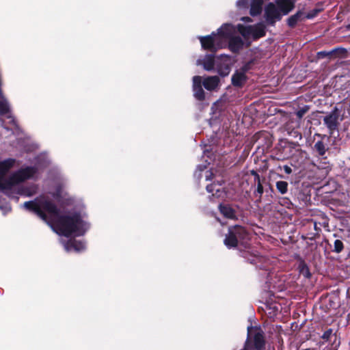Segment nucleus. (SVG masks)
Masks as SVG:
<instances>
[{"mask_svg":"<svg viewBox=\"0 0 350 350\" xmlns=\"http://www.w3.org/2000/svg\"><path fill=\"white\" fill-rule=\"evenodd\" d=\"M263 332L260 328L248 327V336L244 347L241 350H264Z\"/></svg>","mask_w":350,"mask_h":350,"instance_id":"423d86ee","label":"nucleus"},{"mask_svg":"<svg viewBox=\"0 0 350 350\" xmlns=\"http://www.w3.org/2000/svg\"><path fill=\"white\" fill-rule=\"evenodd\" d=\"M298 269L299 271V273L303 275L305 278H310V273L309 271V269L306 264L304 262H301L299 264Z\"/></svg>","mask_w":350,"mask_h":350,"instance_id":"a211bd4d","label":"nucleus"},{"mask_svg":"<svg viewBox=\"0 0 350 350\" xmlns=\"http://www.w3.org/2000/svg\"><path fill=\"white\" fill-rule=\"evenodd\" d=\"M284 170L285 173L287 174H290L292 172V169L288 165L284 166Z\"/></svg>","mask_w":350,"mask_h":350,"instance_id":"bb28decb","label":"nucleus"},{"mask_svg":"<svg viewBox=\"0 0 350 350\" xmlns=\"http://www.w3.org/2000/svg\"><path fill=\"white\" fill-rule=\"evenodd\" d=\"M15 162V159H13L0 161V191H4L9 196H11V191L12 189L16 190V193L18 195L25 196H33L37 191L36 185L24 187H20L19 185L26 180L33 178L39 167L46 165L48 163V161L44 159L43 163L39 161L37 166L35 167L21 168L7 177L10 170L14 167Z\"/></svg>","mask_w":350,"mask_h":350,"instance_id":"f03ea898","label":"nucleus"},{"mask_svg":"<svg viewBox=\"0 0 350 350\" xmlns=\"http://www.w3.org/2000/svg\"><path fill=\"white\" fill-rule=\"evenodd\" d=\"M22 206L33 212L59 235L83 236L90 228L85 214L68 211L62 214L49 194H44L33 201L25 202Z\"/></svg>","mask_w":350,"mask_h":350,"instance_id":"f257e3e1","label":"nucleus"},{"mask_svg":"<svg viewBox=\"0 0 350 350\" xmlns=\"http://www.w3.org/2000/svg\"><path fill=\"white\" fill-rule=\"evenodd\" d=\"M332 329H329L323 333V334L322 336V338L324 340H328L330 336L332 335Z\"/></svg>","mask_w":350,"mask_h":350,"instance_id":"a878e982","label":"nucleus"},{"mask_svg":"<svg viewBox=\"0 0 350 350\" xmlns=\"http://www.w3.org/2000/svg\"><path fill=\"white\" fill-rule=\"evenodd\" d=\"M215 64H216V62H215L214 57L212 55H206L202 60L198 59L197 61L198 65H202L204 68L208 71L214 68Z\"/></svg>","mask_w":350,"mask_h":350,"instance_id":"ddd939ff","label":"nucleus"},{"mask_svg":"<svg viewBox=\"0 0 350 350\" xmlns=\"http://www.w3.org/2000/svg\"><path fill=\"white\" fill-rule=\"evenodd\" d=\"M237 29L245 38H253L257 39L263 37L266 33L265 26L262 23L247 26L239 24Z\"/></svg>","mask_w":350,"mask_h":350,"instance_id":"0eeeda50","label":"nucleus"},{"mask_svg":"<svg viewBox=\"0 0 350 350\" xmlns=\"http://www.w3.org/2000/svg\"><path fill=\"white\" fill-rule=\"evenodd\" d=\"M198 169H199L200 172L203 170V168L201 166H198Z\"/></svg>","mask_w":350,"mask_h":350,"instance_id":"2f4dec72","label":"nucleus"},{"mask_svg":"<svg viewBox=\"0 0 350 350\" xmlns=\"http://www.w3.org/2000/svg\"><path fill=\"white\" fill-rule=\"evenodd\" d=\"M202 83L207 90H214L219 85V79L217 76L208 77Z\"/></svg>","mask_w":350,"mask_h":350,"instance_id":"4468645a","label":"nucleus"},{"mask_svg":"<svg viewBox=\"0 0 350 350\" xmlns=\"http://www.w3.org/2000/svg\"><path fill=\"white\" fill-rule=\"evenodd\" d=\"M246 69L237 70L232 77V83L234 85L241 86L246 80Z\"/></svg>","mask_w":350,"mask_h":350,"instance_id":"2eb2a0df","label":"nucleus"},{"mask_svg":"<svg viewBox=\"0 0 350 350\" xmlns=\"http://www.w3.org/2000/svg\"><path fill=\"white\" fill-rule=\"evenodd\" d=\"M347 29H350V23L347 25Z\"/></svg>","mask_w":350,"mask_h":350,"instance_id":"72a5a7b5","label":"nucleus"},{"mask_svg":"<svg viewBox=\"0 0 350 350\" xmlns=\"http://www.w3.org/2000/svg\"><path fill=\"white\" fill-rule=\"evenodd\" d=\"M248 234L244 228L235 226L229 228L228 234L224 239V244L228 248L237 246L239 244L247 247Z\"/></svg>","mask_w":350,"mask_h":350,"instance_id":"39448f33","label":"nucleus"},{"mask_svg":"<svg viewBox=\"0 0 350 350\" xmlns=\"http://www.w3.org/2000/svg\"><path fill=\"white\" fill-rule=\"evenodd\" d=\"M252 174H253L254 176L255 182H257V183H258L256 191L259 193L260 196H261L263 193V187H262V184L260 183V176L254 170L252 171Z\"/></svg>","mask_w":350,"mask_h":350,"instance_id":"4be33fe9","label":"nucleus"},{"mask_svg":"<svg viewBox=\"0 0 350 350\" xmlns=\"http://www.w3.org/2000/svg\"><path fill=\"white\" fill-rule=\"evenodd\" d=\"M250 260V262H251L252 263H253V262H254V260Z\"/></svg>","mask_w":350,"mask_h":350,"instance_id":"f704fd0d","label":"nucleus"},{"mask_svg":"<svg viewBox=\"0 0 350 350\" xmlns=\"http://www.w3.org/2000/svg\"><path fill=\"white\" fill-rule=\"evenodd\" d=\"M221 213L228 219H234L236 217L234 210L228 204H220L219 206Z\"/></svg>","mask_w":350,"mask_h":350,"instance_id":"f3484780","label":"nucleus"},{"mask_svg":"<svg viewBox=\"0 0 350 350\" xmlns=\"http://www.w3.org/2000/svg\"><path fill=\"white\" fill-rule=\"evenodd\" d=\"M235 33V27L226 23L218 29L217 33L198 38L204 49L215 52L228 44L231 51L237 52L243 47V42L241 37L234 36Z\"/></svg>","mask_w":350,"mask_h":350,"instance_id":"7ed1b4c3","label":"nucleus"},{"mask_svg":"<svg viewBox=\"0 0 350 350\" xmlns=\"http://www.w3.org/2000/svg\"><path fill=\"white\" fill-rule=\"evenodd\" d=\"M223 181L218 180L217 183L208 185L206 186V191L208 193H211L213 197L215 198H223L226 196V191L222 185Z\"/></svg>","mask_w":350,"mask_h":350,"instance_id":"9d476101","label":"nucleus"},{"mask_svg":"<svg viewBox=\"0 0 350 350\" xmlns=\"http://www.w3.org/2000/svg\"><path fill=\"white\" fill-rule=\"evenodd\" d=\"M314 148L321 156H323L327 150L323 142L321 141H318L315 143Z\"/></svg>","mask_w":350,"mask_h":350,"instance_id":"6ab92c4d","label":"nucleus"},{"mask_svg":"<svg viewBox=\"0 0 350 350\" xmlns=\"http://www.w3.org/2000/svg\"><path fill=\"white\" fill-rule=\"evenodd\" d=\"M64 246V249L67 252L75 251L80 252L85 249V243L82 241H77L76 240H70L66 243L62 241Z\"/></svg>","mask_w":350,"mask_h":350,"instance_id":"f8f14e48","label":"nucleus"},{"mask_svg":"<svg viewBox=\"0 0 350 350\" xmlns=\"http://www.w3.org/2000/svg\"><path fill=\"white\" fill-rule=\"evenodd\" d=\"M202 79L200 76H195L193 77V90L194 96L199 100H202L204 98V92L202 87Z\"/></svg>","mask_w":350,"mask_h":350,"instance_id":"9b49d317","label":"nucleus"},{"mask_svg":"<svg viewBox=\"0 0 350 350\" xmlns=\"http://www.w3.org/2000/svg\"><path fill=\"white\" fill-rule=\"evenodd\" d=\"M195 176H198V177H200V174H199V175H198V174H197V172H195Z\"/></svg>","mask_w":350,"mask_h":350,"instance_id":"473e14b6","label":"nucleus"},{"mask_svg":"<svg viewBox=\"0 0 350 350\" xmlns=\"http://www.w3.org/2000/svg\"><path fill=\"white\" fill-rule=\"evenodd\" d=\"M236 4L238 8L245 9L247 8V0H238Z\"/></svg>","mask_w":350,"mask_h":350,"instance_id":"393cba45","label":"nucleus"},{"mask_svg":"<svg viewBox=\"0 0 350 350\" xmlns=\"http://www.w3.org/2000/svg\"><path fill=\"white\" fill-rule=\"evenodd\" d=\"M294 8L293 0H276L265 7L264 18L267 24L273 26L281 20L282 16L288 14Z\"/></svg>","mask_w":350,"mask_h":350,"instance_id":"20e7f679","label":"nucleus"},{"mask_svg":"<svg viewBox=\"0 0 350 350\" xmlns=\"http://www.w3.org/2000/svg\"><path fill=\"white\" fill-rule=\"evenodd\" d=\"M212 175H213V173L211 171H206V180H211Z\"/></svg>","mask_w":350,"mask_h":350,"instance_id":"cd10ccee","label":"nucleus"},{"mask_svg":"<svg viewBox=\"0 0 350 350\" xmlns=\"http://www.w3.org/2000/svg\"><path fill=\"white\" fill-rule=\"evenodd\" d=\"M276 188L282 194H284L288 190V183L286 181H278L276 183Z\"/></svg>","mask_w":350,"mask_h":350,"instance_id":"aec40b11","label":"nucleus"},{"mask_svg":"<svg viewBox=\"0 0 350 350\" xmlns=\"http://www.w3.org/2000/svg\"><path fill=\"white\" fill-rule=\"evenodd\" d=\"M343 249H344L343 243L339 239L335 240V241L334 243V249L332 251L338 254V253H340L343 250Z\"/></svg>","mask_w":350,"mask_h":350,"instance_id":"5701e85b","label":"nucleus"},{"mask_svg":"<svg viewBox=\"0 0 350 350\" xmlns=\"http://www.w3.org/2000/svg\"><path fill=\"white\" fill-rule=\"evenodd\" d=\"M263 0H252L250 5V13L252 16H255L260 14Z\"/></svg>","mask_w":350,"mask_h":350,"instance_id":"dca6fc26","label":"nucleus"},{"mask_svg":"<svg viewBox=\"0 0 350 350\" xmlns=\"http://www.w3.org/2000/svg\"><path fill=\"white\" fill-rule=\"evenodd\" d=\"M0 209L5 214L10 211L11 208L10 206L6 202H3L0 200Z\"/></svg>","mask_w":350,"mask_h":350,"instance_id":"b1692460","label":"nucleus"},{"mask_svg":"<svg viewBox=\"0 0 350 350\" xmlns=\"http://www.w3.org/2000/svg\"><path fill=\"white\" fill-rule=\"evenodd\" d=\"M241 20L243 21V22H246V23H250L252 21V19L248 16L242 17L241 18Z\"/></svg>","mask_w":350,"mask_h":350,"instance_id":"c85d7f7f","label":"nucleus"},{"mask_svg":"<svg viewBox=\"0 0 350 350\" xmlns=\"http://www.w3.org/2000/svg\"><path fill=\"white\" fill-rule=\"evenodd\" d=\"M62 193L60 191H57L55 194L53 195V198L55 199H58L59 197H61Z\"/></svg>","mask_w":350,"mask_h":350,"instance_id":"c756f323","label":"nucleus"},{"mask_svg":"<svg viewBox=\"0 0 350 350\" xmlns=\"http://www.w3.org/2000/svg\"><path fill=\"white\" fill-rule=\"evenodd\" d=\"M340 112L337 107H335L328 115L324 117L323 122L332 134L335 130H337L340 124L339 121Z\"/></svg>","mask_w":350,"mask_h":350,"instance_id":"1a4fd4ad","label":"nucleus"},{"mask_svg":"<svg viewBox=\"0 0 350 350\" xmlns=\"http://www.w3.org/2000/svg\"><path fill=\"white\" fill-rule=\"evenodd\" d=\"M301 15V13L297 12V14L289 17L287 21L288 26L291 27H294L299 20Z\"/></svg>","mask_w":350,"mask_h":350,"instance_id":"412c9836","label":"nucleus"},{"mask_svg":"<svg viewBox=\"0 0 350 350\" xmlns=\"http://www.w3.org/2000/svg\"><path fill=\"white\" fill-rule=\"evenodd\" d=\"M304 111H298L297 113V115L299 118H301L302 116L304 115Z\"/></svg>","mask_w":350,"mask_h":350,"instance_id":"7c9ffc66","label":"nucleus"},{"mask_svg":"<svg viewBox=\"0 0 350 350\" xmlns=\"http://www.w3.org/2000/svg\"><path fill=\"white\" fill-rule=\"evenodd\" d=\"M232 63L230 56L221 55L216 59V67L218 73L223 77L227 76L230 73Z\"/></svg>","mask_w":350,"mask_h":350,"instance_id":"6e6552de","label":"nucleus"}]
</instances>
